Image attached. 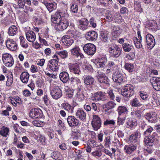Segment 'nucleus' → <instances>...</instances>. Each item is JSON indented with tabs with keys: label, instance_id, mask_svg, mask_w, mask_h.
Wrapping results in <instances>:
<instances>
[{
	"label": "nucleus",
	"instance_id": "nucleus-1",
	"mask_svg": "<svg viewBox=\"0 0 160 160\" xmlns=\"http://www.w3.org/2000/svg\"><path fill=\"white\" fill-rule=\"evenodd\" d=\"M121 92L123 96L127 98L130 97L134 93V87L131 84H127L123 87Z\"/></svg>",
	"mask_w": 160,
	"mask_h": 160
},
{
	"label": "nucleus",
	"instance_id": "nucleus-2",
	"mask_svg": "<svg viewBox=\"0 0 160 160\" xmlns=\"http://www.w3.org/2000/svg\"><path fill=\"white\" fill-rule=\"evenodd\" d=\"M2 59L3 62L6 67H11L14 63L13 57L10 54L6 53L3 54Z\"/></svg>",
	"mask_w": 160,
	"mask_h": 160
},
{
	"label": "nucleus",
	"instance_id": "nucleus-3",
	"mask_svg": "<svg viewBox=\"0 0 160 160\" xmlns=\"http://www.w3.org/2000/svg\"><path fill=\"white\" fill-rule=\"evenodd\" d=\"M69 22L68 20L65 18H62L59 23L55 26L56 29L59 31H62L67 29L68 26Z\"/></svg>",
	"mask_w": 160,
	"mask_h": 160
},
{
	"label": "nucleus",
	"instance_id": "nucleus-4",
	"mask_svg": "<svg viewBox=\"0 0 160 160\" xmlns=\"http://www.w3.org/2000/svg\"><path fill=\"white\" fill-rule=\"evenodd\" d=\"M68 124L70 127L79 126L81 122L73 116H69L67 118Z\"/></svg>",
	"mask_w": 160,
	"mask_h": 160
},
{
	"label": "nucleus",
	"instance_id": "nucleus-5",
	"mask_svg": "<svg viewBox=\"0 0 160 160\" xmlns=\"http://www.w3.org/2000/svg\"><path fill=\"white\" fill-rule=\"evenodd\" d=\"M156 132L153 133L151 135L144 136V142L145 145L147 146H152L155 141V135H157Z\"/></svg>",
	"mask_w": 160,
	"mask_h": 160
},
{
	"label": "nucleus",
	"instance_id": "nucleus-6",
	"mask_svg": "<svg viewBox=\"0 0 160 160\" xmlns=\"http://www.w3.org/2000/svg\"><path fill=\"white\" fill-rule=\"evenodd\" d=\"M83 49L84 52L89 55H93L96 51V46L92 43L85 44Z\"/></svg>",
	"mask_w": 160,
	"mask_h": 160
},
{
	"label": "nucleus",
	"instance_id": "nucleus-7",
	"mask_svg": "<svg viewBox=\"0 0 160 160\" xmlns=\"http://www.w3.org/2000/svg\"><path fill=\"white\" fill-rule=\"evenodd\" d=\"M101 120L100 117L97 115H93L92 121V125L94 130L97 131L101 126Z\"/></svg>",
	"mask_w": 160,
	"mask_h": 160
},
{
	"label": "nucleus",
	"instance_id": "nucleus-8",
	"mask_svg": "<svg viewBox=\"0 0 160 160\" xmlns=\"http://www.w3.org/2000/svg\"><path fill=\"white\" fill-rule=\"evenodd\" d=\"M109 51L112 56L118 58L121 54V48L115 45L111 47H109Z\"/></svg>",
	"mask_w": 160,
	"mask_h": 160
},
{
	"label": "nucleus",
	"instance_id": "nucleus-9",
	"mask_svg": "<svg viewBox=\"0 0 160 160\" xmlns=\"http://www.w3.org/2000/svg\"><path fill=\"white\" fill-rule=\"evenodd\" d=\"M50 94L53 98L57 99L62 96V93L60 88L57 86L51 90Z\"/></svg>",
	"mask_w": 160,
	"mask_h": 160
},
{
	"label": "nucleus",
	"instance_id": "nucleus-10",
	"mask_svg": "<svg viewBox=\"0 0 160 160\" xmlns=\"http://www.w3.org/2000/svg\"><path fill=\"white\" fill-rule=\"evenodd\" d=\"M70 72L78 75H80L81 72L80 71L79 64L78 63L70 64L69 66Z\"/></svg>",
	"mask_w": 160,
	"mask_h": 160
},
{
	"label": "nucleus",
	"instance_id": "nucleus-11",
	"mask_svg": "<svg viewBox=\"0 0 160 160\" xmlns=\"http://www.w3.org/2000/svg\"><path fill=\"white\" fill-rule=\"evenodd\" d=\"M98 34L94 31H89L87 32L85 36L86 39L90 41H96L98 38Z\"/></svg>",
	"mask_w": 160,
	"mask_h": 160
},
{
	"label": "nucleus",
	"instance_id": "nucleus-12",
	"mask_svg": "<svg viewBox=\"0 0 160 160\" xmlns=\"http://www.w3.org/2000/svg\"><path fill=\"white\" fill-rule=\"evenodd\" d=\"M70 51L72 55L75 56L77 58L79 57L81 59L84 58L83 55L81 52L80 48L77 46H75Z\"/></svg>",
	"mask_w": 160,
	"mask_h": 160
},
{
	"label": "nucleus",
	"instance_id": "nucleus-13",
	"mask_svg": "<svg viewBox=\"0 0 160 160\" xmlns=\"http://www.w3.org/2000/svg\"><path fill=\"white\" fill-rule=\"evenodd\" d=\"M29 116L33 119L40 118L42 116V111L40 109H32L30 112Z\"/></svg>",
	"mask_w": 160,
	"mask_h": 160
},
{
	"label": "nucleus",
	"instance_id": "nucleus-14",
	"mask_svg": "<svg viewBox=\"0 0 160 160\" xmlns=\"http://www.w3.org/2000/svg\"><path fill=\"white\" fill-rule=\"evenodd\" d=\"M150 81L155 90L160 91V78L153 77L150 79Z\"/></svg>",
	"mask_w": 160,
	"mask_h": 160
},
{
	"label": "nucleus",
	"instance_id": "nucleus-15",
	"mask_svg": "<svg viewBox=\"0 0 160 160\" xmlns=\"http://www.w3.org/2000/svg\"><path fill=\"white\" fill-rule=\"evenodd\" d=\"M146 40L148 48L152 49L155 44L154 37L151 34H148L146 36Z\"/></svg>",
	"mask_w": 160,
	"mask_h": 160
},
{
	"label": "nucleus",
	"instance_id": "nucleus-16",
	"mask_svg": "<svg viewBox=\"0 0 160 160\" xmlns=\"http://www.w3.org/2000/svg\"><path fill=\"white\" fill-rule=\"evenodd\" d=\"M6 44L7 48L11 51H14L17 49V44L16 42L12 39H7L6 42Z\"/></svg>",
	"mask_w": 160,
	"mask_h": 160
},
{
	"label": "nucleus",
	"instance_id": "nucleus-17",
	"mask_svg": "<svg viewBox=\"0 0 160 160\" xmlns=\"http://www.w3.org/2000/svg\"><path fill=\"white\" fill-rule=\"evenodd\" d=\"M78 28L81 30H85L89 27L88 21L86 18H83L78 20Z\"/></svg>",
	"mask_w": 160,
	"mask_h": 160
},
{
	"label": "nucleus",
	"instance_id": "nucleus-18",
	"mask_svg": "<svg viewBox=\"0 0 160 160\" xmlns=\"http://www.w3.org/2000/svg\"><path fill=\"white\" fill-rule=\"evenodd\" d=\"M58 60L55 59H52L49 61L48 67L52 71H55L58 70Z\"/></svg>",
	"mask_w": 160,
	"mask_h": 160
},
{
	"label": "nucleus",
	"instance_id": "nucleus-19",
	"mask_svg": "<svg viewBox=\"0 0 160 160\" xmlns=\"http://www.w3.org/2000/svg\"><path fill=\"white\" fill-rule=\"evenodd\" d=\"M96 77L98 81L100 83L107 85L109 84V80L104 74H99Z\"/></svg>",
	"mask_w": 160,
	"mask_h": 160
},
{
	"label": "nucleus",
	"instance_id": "nucleus-20",
	"mask_svg": "<svg viewBox=\"0 0 160 160\" xmlns=\"http://www.w3.org/2000/svg\"><path fill=\"white\" fill-rule=\"evenodd\" d=\"M137 147L136 144H131L128 145H125L124 147L123 150L126 153L130 154L136 150Z\"/></svg>",
	"mask_w": 160,
	"mask_h": 160
},
{
	"label": "nucleus",
	"instance_id": "nucleus-21",
	"mask_svg": "<svg viewBox=\"0 0 160 160\" xmlns=\"http://www.w3.org/2000/svg\"><path fill=\"white\" fill-rule=\"evenodd\" d=\"M75 115L80 120L84 121L86 119V114L84 111L81 108H79L75 113Z\"/></svg>",
	"mask_w": 160,
	"mask_h": 160
},
{
	"label": "nucleus",
	"instance_id": "nucleus-22",
	"mask_svg": "<svg viewBox=\"0 0 160 160\" xmlns=\"http://www.w3.org/2000/svg\"><path fill=\"white\" fill-rule=\"evenodd\" d=\"M146 119L148 120L149 122L153 123L155 122L157 118V115L155 112L147 113L145 115Z\"/></svg>",
	"mask_w": 160,
	"mask_h": 160
},
{
	"label": "nucleus",
	"instance_id": "nucleus-23",
	"mask_svg": "<svg viewBox=\"0 0 160 160\" xmlns=\"http://www.w3.org/2000/svg\"><path fill=\"white\" fill-rule=\"evenodd\" d=\"M140 132L137 131L129 136V140L131 143H135L138 141L139 136L140 137Z\"/></svg>",
	"mask_w": 160,
	"mask_h": 160
},
{
	"label": "nucleus",
	"instance_id": "nucleus-24",
	"mask_svg": "<svg viewBox=\"0 0 160 160\" xmlns=\"http://www.w3.org/2000/svg\"><path fill=\"white\" fill-rule=\"evenodd\" d=\"M27 39L30 42H33L35 40L36 36L35 33L32 31H29L26 33Z\"/></svg>",
	"mask_w": 160,
	"mask_h": 160
},
{
	"label": "nucleus",
	"instance_id": "nucleus-25",
	"mask_svg": "<svg viewBox=\"0 0 160 160\" xmlns=\"http://www.w3.org/2000/svg\"><path fill=\"white\" fill-rule=\"evenodd\" d=\"M61 107L69 113H72L73 112L74 107L67 102H64L62 103Z\"/></svg>",
	"mask_w": 160,
	"mask_h": 160
},
{
	"label": "nucleus",
	"instance_id": "nucleus-26",
	"mask_svg": "<svg viewBox=\"0 0 160 160\" xmlns=\"http://www.w3.org/2000/svg\"><path fill=\"white\" fill-rule=\"evenodd\" d=\"M62 18H61L60 15L56 12L54 15L51 17V21L56 25L58 24Z\"/></svg>",
	"mask_w": 160,
	"mask_h": 160
},
{
	"label": "nucleus",
	"instance_id": "nucleus-27",
	"mask_svg": "<svg viewBox=\"0 0 160 160\" xmlns=\"http://www.w3.org/2000/svg\"><path fill=\"white\" fill-rule=\"evenodd\" d=\"M30 75L28 72L24 71L21 74L20 79L22 82L25 84H27L29 80Z\"/></svg>",
	"mask_w": 160,
	"mask_h": 160
},
{
	"label": "nucleus",
	"instance_id": "nucleus-28",
	"mask_svg": "<svg viewBox=\"0 0 160 160\" xmlns=\"http://www.w3.org/2000/svg\"><path fill=\"white\" fill-rule=\"evenodd\" d=\"M94 79L92 77L88 76L84 79V82L85 85L88 86L94 85Z\"/></svg>",
	"mask_w": 160,
	"mask_h": 160
},
{
	"label": "nucleus",
	"instance_id": "nucleus-29",
	"mask_svg": "<svg viewBox=\"0 0 160 160\" xmlns=\"http://www.w3.org/2000/svg\"><path fill=\"white\" fill-rule=\"evenodd\" d=\"M68 37V36L66 35L64 36L62 38V41L65 45L69 47L72 44L74 41L73 39Z\"/></svg>",
	"mask_w": 160,
	"mask_h": 160
},
{
	"label": "nucleus",
	"instance_id": "nucleus-30",
	"mask_svg": "<svg viewBox=\"0 0 160 160\" xmlns=\"http://www.w3.org/2000/svg\"><path fill=\"white\" fill-rule=\"evenodd\" d=\"M103 93L101 91L98 92L93 94L92 100L95 101L100 100H103L104 99Z\"/></svg>",
	"mask_w": 160,
	"mask_h": 160
},
{
	"label": "nucleus",
	"instance_id": "nucleus-31",
	"mask_svg": "<svg viewBox=\"0 0 160 160\" xmlns=\"http://www.w3.org/2000/svg\"><path fill=\"white\" fill-rule=\"evenodd\" d=\"M116 105V103L113 102H109L103 105V108L106 112H108L109 110L114 108Z\"/></svg>",
	"mask_w": 160,
	"mask_h": 160
},
{
	"label": "nucleus",
	"instance_id": "nucleus-32",
	"mask_svg": "<svg viewBox=\"0 0 160 160\" xmlns=\"http://www.w3.org/2000/svg\"><path fill=\"white\" fill-rule=\"evenodd\" d=\"M59 78L60 80L63 83L67 82L69 79L68 73L66 72H63L60 73Z\"/></svg>",
	"mask_w": 160,
	"mask_h": 160
},
{
	"label": "nucleus",
	"instance_id": "nucleus-33",
	"mask_svg": "<svg viewBox=\"0 0 160 160\" xmlns=\"http://www.w3.org/2000/svg\"><path fill=\"white\" fill-rule=\"evenodd\" d=\"M70 85L72 88H75L78 86V84L80 83V79L77 78L72 77L70 79Z\"/></svg>",
	"mask_w": 160,
	"mask_h": 160
},
{
	"label": "nucleus",
	"instance_id": "nucleus-34",
	"mask_svg": "<svg viewBox=\"0 0 160 160\" xmlns=\"http://www.w3.org/2000/svg\"><path fill=\"white\" fill-rule=\"evenodd\" d=\"M112 79L114 82L119 83L122 81L123 78L122 74L117 73L113 75Z\"/></svg>",
	"mask_w": 160,
	"mask_h": 160
},
{
	"label": "nucleus",
	"instance_id": "nucleus-35",
	"mask_svg": "<svg viewBox=\"0 0 160 160\" xmlns=\"http://www.w3.org/2000/svg\"><path fill=\"white\" fill-rule=\"evenodd\" d=\"M18 32V28L14 25L11 26L8 29V34L10 36H13L16 35Z\"/></svg>",
	"mask_w": 160,
	"mask_h": 160
},
{
	"label": "nucleus",
	"instance_id": "nucleus-36",
	"mask_svg": "<svg viewBox=\"0 0 160 160\" xmlns=\"http://www.w3.org/2000/svg\"><path fill=\"white\" fill-rule=\"evenodd\" d=\"M117 111L119 115L126 114L128 111L127 108L124 106H119L117 109Z\"/></svg>",
	"mask_w": 160,
	"mask_h": 160
},
{
	"label": "nucleus",
	"instance_id": "nucleus-37",
	"mask_svg": "<svg viewBox=\"0 0 160 160\" xmlns=\"http://www.w3.org/2000/svg\"><path fill=\"white\" fill-rule=\"evenodd\" d=\"M26 3L29 6L31 5V2L30 0H18V2L19 7L20 8H23Z\"/></svg>",
	"mask_w": 160,
	"mask_h": 160
},
{
	"label": "nucleus",
	"instance_id": "nucleus-38",
	"mask_svg": "<svg viewBox=\"0 0 160 160\" xmlns=\"http://www.w3.org/2000/svg\"><path fill=\"white\" fill-rule=\"evenodd\" d=\"M127 128H132L134 126L137 125L136 121L135 119H133L132 118H128L127 122Z\"/></svg>",
	"mask_w": 160,
	"mask_h": 160
},
{
	"label": "nucleus",
	"instance_id": "nucleus-39",
	"mask_svg": "<svg viewBox=\"0 0 160 160\" xmlns=\"http://www.w3.org/2000/svg\"><path fill=\"white\" fill-rule=\"evenodd\" d=\"M130 105L132 107H140L143 106L137 98H135L131 101Z\"/></svg>",
	"mask_w": 160,
	"mask_h": 160
},
{
	"label": "nucleus",
	"instance_id": "nucleus-40",
	"mask_svg": "<svg viewBox=\"0 0 160 160\" xmlns=\"http://www.w3.org/2000/svg\"><path fill=\"white\" fill-rule=\"evenodd\" d=\"M46 7L49 12L55 10L57 8V4L55 2L47 3L46 5Z\"/></svg>",
	"mask_w": 160,
	"mask_h": 160
},
{
	"label": "nucleus",
	"instance_id": "nucleus-41",
	"mask_svg": "<svg viewBox=\"0 0 160 160\" xmlns=\"http://www.w3.org/2000/svg\"><path fill=\"white\" fill-rule=\"evenodd\" d=\"M100 38L104 42H106L108 39V33L106 31H101L100 32Z\"/></svg>",
	"mask_w": 160,
	"mask_h": 160
},
{
	"label": "nucleus",
	"instance_id": "nucleus-42",
	"mask_svg": "<svg viewBox=\"0 0 160 160\" xmlns=\"http://www.w3.org/2000/svg\"><path fill=\"white\" fill-rule=\"evenodd\" d=\"M122 47L124 51L126 52H130L133 47L132 45L126 43H123Z\"/></svg>",
	"mask_w": 160,
	"mask_h": 160
},
{
	"label": "nucleus",
	"instance_id": "nucleus-43",
	"mask_svg": "<svg viewBox=\"0 0 160 160\" xmlns=\"http://www.w3.org/2000/svg\"><path fill=\"white\" fill-rule=\"evenodd\" d=\"M107 66L108 67L113 70L114 68H116L117 65L116 64V61L115 59H112L108 62Z\"/></svg>",
	"mask_w": 160,
	"mask_h": 160
},
{
	"label": "nucleus",
	"instance_id": "nucleus-44",
	"mask_svg": "<svg viewBox=\"0 0 160 160\" xmlns=\"http://www.w3.org/2000/svg\"><path fill=\"white\" fill-rule=\"evenodd\" d=\"M124 68L126 70L129 72H132L134 71V66L133 64L131 63H125Z\"/></svg>",
	"mask_w": 160,
	"mask_h": 160
},
{
	"label": "nucleus",
	"instance_id": "nucleus-45",
	"mask_svg": "<svg viewBox=\"0 0 160 160\" xmlns=\"http://www.w3.org/2000/svg\"><path fill=\"white\" fill-rule=\"evenodd\" d=\"M139 93V95L140 96V97L143 100H147L148 99L152 100L153 98V97H149L148 95L145 92H140Z\"/></svg>",
	"mask_w": 160,
	"mask_h": 160
},
{
	"label": "nucleus",
	"instance_id": "nucleus-46",
	"mask_svg": "<svg viewBox=\"0 0 160 160\" xmlns=\"http://www.w3.org/2000/svg\"><path fill=\"white\" fill-rule=\"evenodd\" d=\"M9 129L7 127L3 126L0 130V134L4 137L8 135Z\"/></svg>",
	"mask_w": 160,
	"mask_h": 160
},
{
	"label": "nucleus",
	"instance_id": "nucleus-47",
	"mask_svg": "<svg viewBox=\"0 0 160 160\" xmlns=\"http://www.w3.org/2000/svg\"><path fill=\"white\" fill-rule=\"evenodd\" d=\"M87 144L92 147V148L96 147L98 146L97 142L96 141V138H94L89 139Z\"/></svg>",
	"mask_w": 160,
	"mask_h": 160
},
{
	"label": "nucleus",
	"instance_id": "nucleus-48",
	"mask_svg": "<svg viewBox=\"0 0 160 160\" xmlns=\"http://www.w3.org/2000/svg\"><path fill=\"white\" fill-rule=\"evenodd\" d=\"M57 12L60 15L61 18L64 19L65 18L64 17H68V16L67 11L65 9L60 10L59 11H57Z\"/></svg>",
	"mask_w": 160,
	"mask_h": 160
},
{
	"label": "nucleus",
	"instance_id": "nucleus-49",
	"mask_svg": "<svg viewBox=\"0 0 160 160\" xmlns=\"http://www.w3.org/2000/svg\"><path fill=\"white\" fill-rule=\"evenodd\" d=\"M56 53L63 59H65L68 57V52L66 50L57 51Z\"/></svg>",
	"mask_w": 160,
	"mask_h": 160
},
{
	"label": "nucleus",
	"instance_id": "nucleus-50",
	"mask_svg": "<svg viewBox=\"0 0 160 160\" xmlns=\"http://www.w3.org/2000/svg\"><path fill=\"white\" fill-rule=\"evenodd\" d=\"M134 44L136 47L138 48H141L142 45L141 43L140 40L139 39L136 37H134L133 38Z\"/></svg>",
	"mask_w": 160,
	"mask_h": 160
},
{
	"label": "nucleus",
	"instance_id": "nucleus-51",
	"mask_svg": "<svg viewBox=\"0 0 160 160\" xmlns=\"http://www.w3.org/2000/svg\"><path fill=\"white\" fill-rule=\"evenodd\" d=\"M153 130V128L152 127L150 126H147L146 130L143 133V135H151Z\"/></svg>",
	"mask_w": 160,
	"mask_h": 160
},
{
	"label": "nucleus",
	"instance_id": "nucleus-52",
	"mask_svg": "<svg viewBox=\"0 0 160 160\" xmlns=\"http://www.w3.org/2000/svg\"><path fill=\"white\" fill-rule=\"evenodd\" d=\"M20 40V45L21 46L24 48H27L28 47V44L27 42H25V40L24 39V37L22 36H20L19 37Z\"/></svg>",
	"mask_w": 160,
	"mask_h": 160
},
{
	"label": "nucleus",
	"instance_id": "nucleus-53",
	"mask_svg": "<svg viewBox=\"0 0 160 160\" xmlns=\"http://www.w3.org/2000/svg\"><path fill=\"white\" fill-rule=\"evenodd\" d=\"M51 157L54 159L57 160L60 158L61 154L58 152H54L51 154Z\"/></svg>",
	"mask_w": 160,
	"mask_h": 160
},
{
	"label": "nucleus",
	"instance_id": "nucleus-54",
	"mask_svg": "<svg viewBox=\"0 0 160 160\" xmlns=\"http://www.w3.org/2000/svg\"><path fill=\"white\" fill-rule=\"evenodd\" d=\"M70 11L72 12L76 13L78 10V7L76 4L72 3L70 8Z\"/></svg>",
	"mask_w": 160,
	"mask_h": 160
},
{
	"label": "nucleus",
	"instance_id": "nucleus-55",
	"mask_svg": "<svg viewBox=\"0 0 160 160\" xmlns=\"http://www.w3.org/2000/svg\"><path fill=\"white\" fill-rule=\"evenodd\" d=\"M7 80L6 81V85L8 87H10L11 86L13 82V78L12 77H9L8 76L7 77Z\"/></svg>",
	"mask_w": 160,
	"mask_h": 160
},
{
	"label": "nucleus",
	"instance_id": "nucleus-56",
	"mask_svg": "<svg viewBox=\"0 0 160 160\" xmlns=\"http://www.w3.org/2000/svg\"><path fill=\"white\" fill-rule=\"evenodd\" d=\"M105 143V146L106 148H108L109 147L110 145L111 144L110 142V137L109 136H108L105 137L104 140Z\"/></svg>",
	"mask_w": 160,
	"mask_h": 160
},
{
	"label": "nucleus",
	"instance_id": "nucleus-57",
	"mask_svg": "<svg viewBox=\"0 0 160 160\" xmlns=\"http://www.w3.org/2000/svg\"><path fill=\"white\" fill-rule=\"evenodd\" d=\"M115 121L112 120L107 119L103 122V125L104 126H107L109 125H114L115 124Z\"/></svg>",
	"mask_w": 160,
	"mask_h": 160
},
{
	"label": "nucleus",
	"instance_id": "nucleus-58",
	"mask_svg": "<svg viewBox=\"0 0 160 160\" xmlns=\"http://www.w3.org/2000/svg\"><path fill=\"white\" fill-rule=\"evenodd\" d=\"M89 23L90 25L93 28H95L97 26L96 22L93 17L91 18L89 20Z\"/></svg>",
	"mask_w": 160,
	"mask_h": 160
},
{
	"label": "nucleus",
	"instance_id": "nucleus-59",
	"mask_svg": "<svg viewBox=\"0 0 160 160\" xmlns=\"http://www.w3.org/2000/svg\"><path fill=\"white\" fill-rule=\"evenodd\" d=\"M125 118H121L119 117L118 118L117 124L119 126L122 125L124 122Z\"/></svg>",
	"mask_w": 160,
	"mask_h": 160
},
{
	"label": "nucleus",
	"instance_id": "nucleus-60",
	"mask_svg": "<svg viewBox=\"0 0 160 160\" xmlns=\"http://www.w3.org/2000/svg\"><path fill=\"white\" fill-rule=\"evenodd\" d=\"M108 96L111 100H113L114 99L115 96L112 90H109L108 92Z\"/></svg>",
	"mask_w": 160,
	"mask_h": 160
},
{
	"label": "nucleus",
	"instance_id": "nucleus-61",
	"mask_svg": "<svg viewBox=\"0 0 160 160\" xmlns=\"http://www.w3.org/2000/svg\"><path fill=\"white\" fill-rule=\"evenodd\" d=\"M76 97L78 98L79 101H81L83 100L84 99V95L82 93H81L78 92L76 95Z\"/></svg>",
	"mask_w": 160,
	"mask_h": 160
},
{
	"label": "nucleus",
	"instance_id": "nucleus-62",
	"mask_svg": "<svg viewBox=\"0 0 160 160\" xmlns=\"http://www.w3.org/2000/svg\"><path fill=\"white\" fill-rule=\"evenodd\" d=\"M92 155L94 157H99L101 156L102 155V152L100 151L96 150L92 152Z\"/></svg>",
	"mask_w": 160,
	"mask_h": 160
},
{
	"label": "nucleus",
	"instance_id": "nucleus-63",
	"mask_svg": "<svg viewBox=\"0 0 160 160\" xmlns=\"http://www.w3.org/2000/svg\"><path fill=\"white\" fill-rule=\"evenodd\" d=\"M135 9L136 11L139 12L141 13L142 11V9L141 8V5L139 4L136 5L135 6Z\"/></svg>",
	"mask_w": 160,
	"mask_h": 160
},
{
	"label": "nucleus",
	"instance_id": "nucleus-64",
	"mask_svg": "<svg viewBox=\"0 0 160 160\" xmlns=\"http://www.w3.org/2000/svg\"><path fill=\"white\" fill-rule=\"evenodd\" d=\"M142 112L139 110H138L135 111V116L136 118L138 119H140L142 116L141 115Z\"/></svg>",
	"mask_w": 160,
	"mask_h": 160
}]
</instances>
